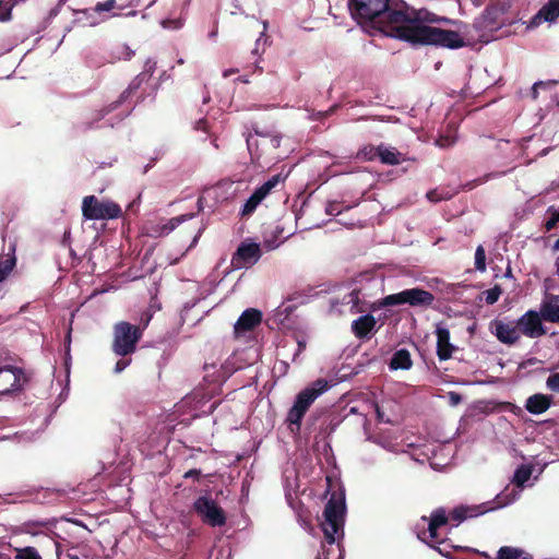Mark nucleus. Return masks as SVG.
<instances>
[{
  "label": "nucleus",
  "mask_w": 559,
  "mask_h": 559,
  "mask_svg": "<svg viewBox=\"0 0 559 559\" xmlns=\"http://www.w3.org/2000/svg\"><path fill=\"white\" fill-rule=\"evenodd\" d=\"M380 145L367 144L357 152V158L364 162H372L379 156Z\"/></svg>",
  "instance_id": "30"
},
{
  "label": "nucleus",
  "mask_w": 559,
  "mask_h": 559,
  "mask_svg": "<svg viewBox=\"0 0 559 559\" xmlns=\"http://www.w3.org/2000/svg\"><path fill=\"white\" fill-rule=\"evenodd\" d=\"M202 231H203V228H199L197 234L194 235L193 239H192V242L191 245L189 246V249H191L192 247H194L197 245V242L199 241V238L201 237L202 235Z\"/></svg>",
  "instance_id": "49"
},
{
  "label": "nucleus",
  "mask_w": 559,
  "mask_h": 559,
  "mask_svg": "<svg viewBox=\"0 0 559 559\" xmlns=\"http://www.w3.org/2000/svg\"><path fill=\"white\" fill-rule=\"evenodd\" d=\"M559 300V296H555L550 301H544L540 305L539 316L543 321L559 323V305L557 301Z\"/></svg>",
  "instance_id": "21"
},
{
  "label": "nucleus",
  "mask_w": 559,
  "mask_h": 559,
  "mask_svg": "<svg viewBox=\"0 0 559 559\" xmlns=\"http://www.w3.org/2000/svg\"><path fill=\"white\" fill-rule=\"evenodd\" d=\"M377 321L370 313L359 317L352 323V332L359 340L369 338L373 329L376 328Z\"/></svg>",
  "instance_id": "19"
},
{
  "label": "nucleus",
  "mask_w": 559,
  "mask_h": 559,
  "mask_svg": "<svg viewBox=\"0 0 559 559\" xmlns=\"http://www.w3.org/2000/svg\"><path fill=\"white\" fill-rule=\"evenodd\" d=\"M2 372L11 373L12 381L10 382V386L0 390V396L24 391L32 380V372L21 367L7 365L0 367V373Z\"/></svg>",
  "instance_id": "13"
},
{
  "label": "nucleus",
  "mask_w": 559,
  "mask_h": 559,
  "mask_svg": "<svg viewBox=\"0 0 559 559\" xmlns=\"http://www.w3.org/2000/svg\"><path fill=\"white\" fill-rule=\"evenodd\" d=\"M397 39L413 45L437 46L449 49L464 47L465 40L456 31L443 29L433 26H413L400 29Z\"/></svg>",
  "instance_id": "3"
},
{
  "label": "nucleus",
  "mask_w": 559,
  "mask_h": 559,
  "mask_svg": "<svg viewBox=\"0 0 559 559\" xmlns=\"http://www.w3.org/2000/svg\"><path fill=\"white\" fill-rule=\"evenodd\" d=\"M475 267L481 272L486 270V251L481 245L475 251Z\"/></svg>",
  "instance_id": "34"
},
{
  "label": "nucleus",
  "mask_w": 559,
  "mask_h": 559,
  "mask_svg": "<svg viewBox=\"0 0 559 559\" xmlns=\"http://www.w3.org/2000/svg\"><path fill=\"white\" fill-rule=\"evenodd\" d=\"M502 294V289L499 285L488 289L485 292V300L487 305H493L498 301L500 295Z\"/></svg>",
  "instance_id": "36"
},
{
  "label": "nucleus",
  "mask_w": 559,
  "mask_h": 559,
  "mask_svg": "<svg viewBox=\"0 0 559 559\" xmlns=\"http://www.w3.org/2000/svg\"><path fill=\"white\" fill-rule=\"evenodd\" d=\"M116 8V0H106L104 2H98L95 5L96 12L111 11Z\"/></svg>",
  "instance_id": "40"
},
{
  "label": "nucleus",
  "mask_w": 559,
  "mask_h": 559,
  "mask_svg": "<svg viewBox=\"0 0 559 559\" xmlns=\"http://www.w3.org/2000/svg\"><path fill=\"white\" fill-rule=\"evenodd\" d=\"M216 35H217V28L213 29V31L210 33V37H212V38H214Z\"/></svg>",
  "instance_id": "56"
},
{
  "label": "nucleus",
  "mask_w": 559,
  "mask_h": 559,
  "mask_svg": "<svg viewBox=\"0 0 559 559\" xmlns=\"http://www.w3.org/2000/svg\"><path fill=\"white\" fill-rule=\"evenodd\" d=\"M531 474L532 472L528 467L520 466L514 473L513 483L518 486H522L530 479Z\"/></svg>",
  "instance_id": "33"
},
{
  "label": "nucleus",
  "mask_w": 559,
  "mask_h": 559,
  "mask_svg": "<svg viewBox=\"0 0 559 559\" xmlns=\"http://www.w3.org/2000/svg\"><path fill=\"white\" fill-rule=\"evenodd\" d=\"M195 216L194 213L183 214L168 219L165 224L159 227V236H166L176 229L181 223L192 219Z\"/></svg>",
  "instance_id": "27"
},
{
  "label": "nucleus",
  "mask_w": 559,
  "mask_h": 559,
  "mask_svg": "<svg viewBox=\"0 0 559 559\" xmlns=\"http://www.w3.org/2000/svg\"><path fill=\"white\" fill-rule=\"evenodd\" d=\"M358 295H359V292H358V290H353V292L349 294V297H350V300H349V301L355 302L356 300H358Z\"/></svg>",
  "instance_id": "51"
},
{
  "label": "nucleus",
  "mask_w": 559,
  "mask_h": 559,
  "mask_svg": "<svg viewBox=\"0 0 559 559\" xmlns=\"http://www.w3.org/2000/svg\"><path fill=\"white\" fill-rule=\"evenodd\" d=\"M478 554V551H476ZM479 555L484 556L486 559H490L489 555H487L486 552H479Z\"/></svg>",
  "instance_id": "59"
},
{
  "label": "nucleus",
  "mask_w": 559,
  "mask_h": 559,
  "mask_svg": "<svg viewBox=\"0 0 559 559\" xmlns=\"http://www.w3.org/2000/svg\"><path fill=\"white\" fill-rule=\"evenodd\" d=\"M254 69L259 70L260 72H262V69L257 63L254 64Z\"/></svg>",
  "instance_id": "62"
},
{
  "label": "nucleus",
  "mask_w": 559,
  "mask_h": 559,
  "mask_svg": "<svg viewBox=\"0 0 559 559\" xmlns=\"http://www.w3.org/2000/svg\"><path fill=\"white\" fill-rule=\"evenodd\" d=\"M498 559H532V557L522 549L503 546L498 550Z\"/></svg>",
  "instance_id": "28"
},
{
  "label": "nucleus",
  "mask_w": 559,
  "mask_h": 559,
  "mask_svg": "<svg viewBox=\"0 0 559 559\" xmlns=\"http://www.w3.org/2000/svg\"><path fill=\"white\" fill-rule=\"evenodd\" d=\"M16 1L5 2L0 1V21L8 22L12 19V10Z\"/></svg>",
  "instance_id": "35"
},
{
  "label": "nucleus",
  "mask_w": 559,
  "mask_h": 559,
  "mask_svg": "<svg viewBox=\"0 0 559 559\" xmlns=\"http://www.w3.org/2000/svg\"><path fill=\"white\" fill-rule=\"evenodd\" d=\"M143 330L140 325L127 321L117 322L112 329V352L121 357L131 356L143 336Z\"/></svg>",
  "instance_id": "5"
},
{
  "label": "nucleus",
  "mask_w": 559,
  "mask_h": 559,
  "mask_svg": "<svg viewBox=\"0 0 559 559\" xmlns=\"http://www.w3.org/2000/svg\"><path fill=\"white\" fill-rule=\"evenodd\" d=\"M346 504L343 495L333 493L325 503L320 524L324 540L318 559H342L340 539L344 536Z\"/></svg>",
  "instance_id": "1"
},
{
  "label": "nucleus",
  "mask_w": 559,
  "mask_h": 559,
  "mask_svg": "<svg viewBox=\"0 0 559 559\" xmlns=\"http://www.w3.org/2000/svg\"><path fill=\"white\" fill-rule=\"evenodd\" d=\"M280 180V175H275L271 177L267 181H265L262 186L257 188L243 204L242 210L240 211V216L242 218L250 217L254 213L259 204L278 185Z\"/></svg>",
  "instance_id": "11"
},
{
  "label": "nucleus",
  "mask_w": 559,
  "mask_h": 559,
  "mask_svg": "<svg viewBox=\"0 0 559 559\" xmlns=\"http://www.w3.org/2000/svg\"><path fill=\"white\" fill-rule=\"evenodd\" d=\"M423 542L429 545L431 548L436 549L440 555L447 558H451L452 550L462 549L461 547H456L450 545L447 539L440 538V540L444 542V544L433 543L430 538L420 537Z\"/></svg>",
  "instance_id": "29"
},
{
  "label": "nucleus",
  "mask_w": 559,
  "mask_h": 559,
  "mask_svg": "<svg viewBox=\"0 0 559 559\" xmlns=\"http://www.w3.org/2000/svg\"><path fill=\"white\" fill-rule=\"evenodd\" d=\"M427 198L432 201V202H437V201H440L441 200V197L438 195L437 191L436 190H432V191H429L427 193Z\"/></svg>",
  "instance_id": "47"
},
{
  "label": "nucleus",
  "mask_w": 559,
  "mask_h": 559,
  "mask_svg": "<svg viewBox=\"0 0 559 559\" xmlns=\"http://www.w3.org/2000/svg\"><path fill=\"white\" fill-rule=\"evenodd\" d=\"M262 255L259 243L241 242L231 257V265L235 269L248 267L255 264Z\"/></svg>",
  "instance_id": "12"
},
{
  "label": "nucleus",
  "mask_w": 559,
  "mask_h": 559,
  "mask_svg": "<svg viewBox=\"0 0 559 559\" xmlns=\"http://www.w3.org/2000/svg\"><path fill=\"white\" fill-rule=\"evenodd\" d=\"M247 144H248L249 151L251 152V150H252V142H251L250 138L247 139Z\"/></svg>",
  "instance_id": "55"
},
{
  "label": "nucleus",
  "mask_w": 559,
  "mask_h": 559,
  "mask_svg": "<svg viewBox=\"0 0 559 559\" xmlns=\"http://www.w3.org/2000/svg\"><path fill=\"white\" fill-rule=\"evenodd\" d=\"M451 400L454 403H459L461 401V396L457 393H451Z\"/></svg>",
  "instance_id": "53"
},
{
  "label": "nucleus",
  "mask_w": 559,
  "mask_h": 559,
  "mask_svg": "<svg viewBox=\"0 0 559 559\" xmlns=\"http://www.w3.org/2000/svg\"><path fill=\"white\" fill-rule=\"evenodd\" d=\"M380 305L382 307H394V306L405 305L404 290L396 293V294H391V295L385 296L384 298L381 299Z\"/></svg>",
  "instance_id": "32"
},
{
  "label": "nucleus",
  "mask_w": 559,
  "mask_h": 559,
  "mask_svg": "<svg viewBox=\"0 0 559 559\" xmlns=\"http://www.w3.org/2000/svg\"><path fill=\"white\" fill-rule=\"evenodd\" d=\"M490 328L492 333L502 344L514 345L521 338L515 321L504 322L501 320H495L491 322Z\"/></svg>",
  "instance_id": "14"
},
{
  "label": "nucleus",
  "mask_w": 559,
  "mask_h": 559,
  "mask_svg": "<svg viewBox=\"0 0 559 559\" xmlns=\"http://www.w3.org/2000/svg\"><path fill=\"white\" fill-rule=\"evenodd\" d=\"M238 71H239L238 69H234V68H233V69L225 70V71L223 72V76H224V78H228V76H230L231 74L237 73Z\"/></svg>",
  "instance_id": "50"
},
{
  "label": "nucleus",
  "mask_w": 559,
  "mask_h": 559,
  "mask_svg": "<svg viewBox=\"0 0 559 559\" xmlns=\"http://www.w3.org/2000/svg\"><path fill=\"white\" fill-rule=\"evenodd\" d=\"M552 399L551 396L536 393L531 395L525 403V408L531 414H542L545 413L551 405Z\"/></svg>",
  "instance_id": "20"
},
{
  "label": "nucleus",
  "mask_w": 559,
  "mask_h": 559,
  "mask_svg": "<svg viewBox=\"0 0 559 559\" xmlns=\"http://www.w3.org/2000/svg\"><path fill=\"white\" fill-rule=\"evenodd\" d=\"M557 83L558 82L555 81V80L539 81V82L534 83V85L532 87V97L534 99H536L538 97V90L539 88H545V87H548V86H551V85H556Z\"/></svg>",
  "instance_id": "37"
},
{
  "label": "nucleus",
  "mask_w": 559,
  "mask_h": 559,
  "mask_svg": "<svg viewBox=\"0 0 559 559\" xmlns=\"http://www.w3.org/2000/svg\"><path fill=\"white\" fill-rule=\"evenodd\" d=\"M548 212L550 213V216L545 223V229L547 231L554 229L559 223V213L556 210L551 211V209H549Z\"/></svg>",
  "instance_id": "39"
},
{
  "label": "nucleus",
  "mask_w": 559,
  "mask_h": 559,
  "mask_svg": "<svg viewBox=\"0 0 559 559\" xmlns=\"http://www.w3.org/2000/svg\"><path fill=\"white\" fill-rule=\"evenodd\" d=\"M559 16V0H549L535 15L534 21L554 22Z\"/></svg>",
  "instance_id": "23"
},
{
  "label": "nucleus",
  "mask_w": 559,
  "mask_h": 559,
  "mask_svg": "<svg viewBox=\"0 0 559 559\" xmlns=\"http://www.w3.org/2000/svg\"><path fill=\"white\" fill-rule=\"evenodd\" d=\"M131 364V358L128 357H121L115 366V372L119 373L123 371L129 365Z\"/></svg>",
  "instance_id": "42"
},
{
  "label": "nucleus",
  "mask_w": 559,
  "mask_h": 559,
  "mask_svg": "<svg viewBox=\"0 0 559 559\" xmlns=\"http://www.w3.org/2000/svg\"><path fill=\"white\" fill-rule=\"evenodd\" d=\"M15 248L12 246L10 252L0 259V282L5 280L16 263Z\"/></svg>",
  "instance_id": "26"
},
{
  "label": "nucleus",
  "mask_w": 559,
  "mask_h": 559,
  "mask_svg": "<svg viewBox=\"0 0 559 559\" xmlns=\"http://www.w3.org/2000/svg\"><path fill=\"white\" fill-rule=\"evenodd\" d=\"M378 158L384 165L395 166L402 163V153L395 147H386L383 144L380 145Z\"/></svg>",
  "instance_id": "24"
},
{
  "label": "nucleus",
  "mask_w": 559,
  "mask_h": 559,
  "mask_svg": "<svg viewBox=\"0 0 559 559\" xmlns=\"http://www.w3.org/2000/svg\"><path fill=\"white\" fill-rule=\"evenodd\" d=\"M352 16L359 23H368L373 28L391 37V27L396 19H402V9H392L389 0H349Z\"/></svg>",
  "instance_id": "2"
},
{
  "label": "nucleus",
  "mask_w": 559,
  "mask_h": 559,
  "mask_svg": "<svg viewBox=\"0 0 559 559\" xmlns=\"http://www.w3.org/2000/svg\"><path fill=\"white\" fill-rule=\"evenodd\" d=\"M210 100V97H204L203 103H207Z\"/></svg>",
  "instance_id": "63"
},
{
  "label": "nucleus",
  "mask_w": 559,
  "mask_h": 559,
  "mask_svg": "<svg viewBox=\"0 0 559 559\" xmlns=\"http://www.w3.org/2000/svg\"><path fill=\"white\" fill-rule=\"evenodd\" d=\"M15 559H43L35 547L26 546L22 548H14Z\"/></svg>",
  "instance_id": "31"
},
{
  "label": "nucleus",
  "mask_w": 559,
  "mask_h": 559,
  "mask_svg": "<svg viewBox=\"0 0 559 559\" xmlns=\"http://www.w3.org/2000/svg\"><path fill=\"white\" fill-rule=\"evenodd\" d=\"M515 322L520 335H524L530 338H538L547 333V330L543 324L542 317L535 310L526 311Z\"/></svg>",
  "instance_id": "10"
},
{
  "label": "nucleus",
  "mask_w": 559,
  "mask_h": 559,
  "mask_svg": "<svg viewBox=\"0 0 559 559\" xmlns=\"http://www.w3.org/2000/svg\"><path fill=\"white\" fill-rule=\"evenodd\" d=\"M552 250L555 252H559V238L555 241V243L552 246Z\"/></svg>",
  "instance_id": "54"
},
{
  "label": "nucleus",
  "mask_w": 559,
  "mask_h": 559,
  "mask_svg": "<svg viewBox=\"0 0 559 559\" xmlns=\"http://www.w3.org/2000/svg\"><path fill=\"white\" fill-rule=\"evenodd\" d=\"M82 214L85 219H115L122 215L119 204L114 201H99L95 195H86L82 201Z\"/></svg>",
  "instance_id": "6"
},
{
  "label": "nucleus",
  "mask_w": 559,
  "mask_h": 559,
  "mask_svg": "<svg viewBox=\"0 0 559 559\" xmlns=\"http://www.w3.org/2000/svg\"><path fill=\"white\" fill-rule=\"evenodd\" d=\"M193 129L195 131H203L205 133H210V126L206 119L201 118L198 121H195Z\"/></svg>",
  "instance_id": "43"
},
{
  "label": "nucleus",
  "mask_w": 559,
  "mask_h": 559,
  "mask_svg": "<svg viewBox=\"0 0 559 559\" xmlns=\"http://www.w3.org/2000/svg\"><path fill=\"white\" fill-rule=\"evenodd\" d=\"M325 211H326V214H329V215H338L341 213L337 202H329Z\"/></svg>",
  "instance_id": "45"
},
{
  "label": "nucleus",
  "mask_w": 559,
  "mask_h": 559,
  "mask_svg": "<svg viewBox=\"0 0 559 559\" xmlns=\"http://www.w3.org/2000/svg\"><path fill=\"white\" fill-rule=\"evenodd\" d=\"M193 508L202 521L210 526L216 527L226 524L225 511L212 498L207 496L199 497L194 501Z\"/></svg>",
  "instance_id": "8"
},
{
  "label": "nucleus",
  "mask_w": 559,
  "mask_h": 559,
  "mask_svg": "<svg viewBox=\"0 0 559 559\" xmlns=\"http://www.w3.org/2000/svg\"><path fill=\"white\" fill-rule=\"evenodd\" d=\"M512 499L509 498V495L500 493L498 495L492 502L484 503L478 507H457L454 508L449 514V521L453 520L457 523H461L467 518L475 516L477 514H483L488 511H493L500 509L507 504H509Z\"/></svg>",
  "instance_id": "9"
},
{
  "label": "nucleus",
  "mask_w": 559,
  "mask_h": 559,
  "mask_svg": "<svg viewBox=\"0 0 559 559\" xmlns=\"http://www.w3.org/2000/svg\"><path fill=\"white\" fill-rule=\"evenodd\" d=\"M454 143V140L450 139L449 136L440 138L437 140V144L441 147L452 145Z\"/></svg>",
  "instance_id": "46"
},
{
  "label": "nucleus",
  "mask_w": 559,
  "mask_h": 559,
  "mask_svg": "<svg viewBox=\"0 0 559 559\" xmlns=\"http://www.w3.org/2000/svg\"><path fill=\"white\" fill-rule=\"evenodd\" d=\"M405 304L412 307H429L435 300V296L423 288L404 289Z\"/></svg>",
  "instance_id": "18"
},
{
  "label": "nucleus",
  "mask_w": 559,
  "mask_h": 559,
  "mask_svg": "<svg viewBox=\"0 0 559 559\" xmlns=\"http://www.w3.org/2000/svg\"><path fill=\"white\" fill-rule=\"evenodd\" d=\"M212 143H213V145H214L216 148H218L217 139H214V140L212 141Z\"/></svg>",
  "instance_id": "61"
},
{
  "label": "nucleus",
  "mask_w": 559,
  "mask_h": 559,
  "mask_svg": "<svg viewBox=\"0 0 559 559\" xmlns=\"http://www.w3.org/2000/svg\"><path fill=\"white\" fill-rule=\"evenodd\" d=\"M166 23L175 24V26H174V27H176V28H179V27L181 26L180 21H175V20L173 21V20H168V21L164 22V25H165V26H166Z\"/></svg>",
  "instance_id": "52"
},
{
  "label": "nucleus",
  "mask_w": 559,
  "mask_h": 559,
  "mask_svg": "<svg viewBox=\"0 0 559 559\" xmlns=\"http://www.w3.org/2000/svg\"><path fill=\"white\" fill-rule=\"evenodd\" d=\"M238 81H240L242 83H248V79L246 76H239Z\"/></svg>",
  "instance_id": "57"
},
{
  "label": "nucleus",
  "mask_w": 559,
  "mask_h": 559,
  "mask_svg": "<svg viewBox=\"0 0 559 559\" xmlns=\"http://www.w3.org/2000/svg\"><path fill=\"white\" fill-rule=\"evenodd\" d=\"M156 61L147 59L141 73H146V79L150 80L156 70Z\"/></svg>",
  "instance_id": "41"
},
{
  "label": "nucleus",
  "mask_w": 559,
  "mask_h": 559,
  "mask_svg": "<svg viewBox=\"0 0 559 559\" xmlns=\"http://www.w3.org/2000/svg\"><path fill=\"white\" fill-rule=\"evenodd\" d=\"M402 19H396L395 26L390 28L391 37L393 38H397V35L401 33L400 29L403 27L426 26L425 23H453L450 19L439 16L427 9L402 10Z\"/></svg>",
  "instance_id": "7"
},
{
  "label": "nucleus",
  "mask_w": 559,
  "mask_h": 559,
  "mask_svg": "<svg viewBox=\"0 0 559 559\" xmlns=\"http://www.w3.org/2000/svg\"><path fill=\"white\" fill-rule=\"evenodd\" d=\"M329 388V382L325 379H318L311 385L300 391L288 411L286 421L295 426L297 430L300 429L301 421L312 403Z\"/></svg>",
  "instance_id": "4"
},
{
  "label": "nucleus",
  "mask_w": 559,
  "mask_h": 559,
  "mask_svg": "<svg viewBox=\"0 0 559 559\" xmlns=\"http://www.w3.org/2000/svg\"><path fill=\"white\" fill-rule=\"evenodd\" d=\"M64 0H60L56 8L51 9L49 12V17L57 16Z\"/></svg>",
  "instance_id": "48"
},
{
  "label": "nucleus",
  "mask_w": 559,
  "mask_h": 559,
  "mask_svg": "<svg viewBox=\"0 0 559 559\" xmlns=\"http://www.w3.org/2000/svg\"><path fill=\"white\" fill-rule=\"evenodd\" d=\"M437 356L440 360H448L452 357L456 347L450 342V331L447 328L437 326Z\"/></svg>",
  "instance_id": "17"
},
{
  "label": "nucleus",
  "mask_w": 559,
  "mask_h": 559,
  "mask_svg": "<svg viewBox=\"0 0 559 559\" xmlns=\"http://www.w3.org/2000/svg\"><path fill=\"white\" fill-rule=\"evenodd\" d=\"M546 386L551 392L559 393V372L552 373L547 378Z\"/></svg>",
  "instance_id": "38"
},
{
  "label": "nucleus",
  "mask_w": 559,
  "mask_h": 559,
  "mask_svg": "<svg viewBox=\"0 0 559 559\" xmlns=\"http://www.w3.org/2000/svg\"><path fill=\"white\" fill-rule=\"evenodd\" d=\"M262 321V312L254 308L246 309L235 323V333L241 334L252 331Z\"/></svg>",
  "instance_id": "16"
},
{
  "label": "nucleus",
  "mask_w": 559,
  "mask_h": 559,
  "mask_svg": "<svg viewBox=\"0 0 559 559\" xmlns=\"http://www.w3.org/2000/svg\"><path fill=\"white\" fill-rule=\"evenodd\" d=\"M423 520H429L428 530L419 534L418 537L430 538L433 543L444 544V542L440 540L438 530L447 525L449 522V516L445 512V509L438 508L431 512L429 519L423 516Z\"/></svg>",
  "instance_id": "15"
},
{
  "label": "nucleus",
  "mask_w": 559,
  "mask_h": 559,
  "mask_svg": "<svg viewBox=\"0 0 559 559\" xmlns=\"http://www.w3.org/2000/svg\"><path fill=\"white\" fill-rule=\"evenodd\" d=\"M148 81L146 79V73H140L138 74L129 84V86L121 93L118 102L116 104H114V107L112 108H116L119 104L123 103L124 100H127L131 95H133L140 87L141 85Z\"/></svg>",
  "instance_id": "25"
},
{
  "label": "nucleus",
  "mask_w": 559,
  "mask_h": 559,
  "mask_svg": "<svg viewBox=\"0 0 559 559\" xmlns=\"http://www.w3.org/2000/svg\"><path fill=\"white\" fill-rule=\"evenodd\" d=\"M132 55H133L132 51H128L127 55H126V59H130Z\"/></svg>",
  "instance_id": "60"
},
{
  "label": "nucleus",
  "mask_w": 559,
  "mask_h": 559,
  "mask_svg": "<svg viewBox=\"0 0 559 559\" xmlns=\"http://www.w3.org/2000/svg\"><path fill=\"white\" fill-rule=\"evenodd\" d=\"M412 365H413V362H412L409 352L405 348H402V349L396 350L393 354V356L390 360L389 367L392 370H397V369L407 370L412 367Z\"/></svg>",
  "instance_id": "22"
},
{
  "label": "nucleus",
  "mask_w": 559,
  "mask_h": 559,
  "mask_svg": "<svg viewBox=\"0 0 559 559\" xmlns=\"http://www.w3.org/2000/svg\"><path fill=\"white\" fill-rule=\"evenodd\" d=\"M506 276H512V271L510 267L507 269Z\"/></svg>",
  "instance_id": "58"
},
{
  "label": "nucleus",
  "mask_w": 559,
  "mask_h": 559,
  "mask_svg": "<svg viewBox=\"0 0 559 559\" xmlns=\"http://www.w3.org/2000/svg\"><path fill=\"white\" fill-rule=\"evenodd\" d=\"M202 476L201 469H190L183 474V478H192L194 481H198Z\"/></svg>",
  "instance_id": "44"
}]
</instances>
